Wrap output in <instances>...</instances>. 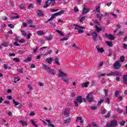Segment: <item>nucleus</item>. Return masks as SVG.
I'll return each instance as SVG.
<instances>
[{"label": "nucleus", "mask_w": 127, "mask_h": 127, "mask_svg": "<svg viewBox=\"0 0 127 127\" xmlns=\"http://www.w3.org/2000/svg\"><path fill=\"white\" fill-rule=\"evenodd\" d=\"M65 12L64 10H61L60 12L54 13L52 15L51 17L47 21V22H49V21H51L54 19L55 16H58V15H61L62 13H64Z\"/></svg>", "instance_id": "f257e3e1"}, {"label": "nucleus", "mask_w": 127, "mask_h": 127, "mask_svg": "<svg viewBox=\"0 0 127 127\" xmlns=\"http://www.w3.org/2000/svg\"><path fill=\"white\" fill-rule=\"evenodd\" d=\"M86 100L89 103H92L94 101V94L93 92H90L87 94L86 96Z\"/></svg>", "instance_id": "f03ea898"}, {"label": "nucleus", "mask_w": 127, "mask_h": 127, "mask_svg": "<svg viewBox=\"0 0 127 127\" xmlns=\"http://www.w3.org/2000/svg\"><path fill=\"white\" fill-rule=\"evenodd\" d=\"M54 4H55V0H47L46 1V5H45L43 7L46 8L50 5H53Z\"/></svg>", "instance_id": "7ed1b4c3"}, {"label": "nucleus", "mask_w": 127, "mask_h": 127, "mask_svg": "<svg viewBox=\"0 0 127 127\" xmlns=\"http://www.w3.org/2000/svg\"><path fill=\"white\" fill-rule=\"evenodd\" d=\"M107 76L108 77H111V76H116V77L118 76H121V74L119 73V72L117 71H111L110 73H107Z\"/></svg>", "instance_id": "20e7f679"}, {"label": "nucleus", "mask_w": 127, "mask_h": 127, "mask_svg": "<svg viewBox=\"0 0 127 127\" xmlns=\"http://www.w3.org/2000/svg\"><path fill=\"white\" fill-rule=\"evenodd\" d=\"M114 69L120 70L121 69V64H120V61H115V63L113 64Z\"/></svg>", "instance_id": "39448f33"}, {"label": "nucleus", "mask_w": 127, "mask_h": 127, "mask_svg": "<svg viewBox=\"0 0 127 127\" xmlns=\"http://www.w3.org/2000/svg\"><path fill=\"white\" fill-rule=\"evenodd\" d=\"M118 122L116 120L112 121L110 123L107 124V127H117Z\"/></svg>", "instance_id": "423d86ee"}, {"label": "nucleus", "mask_w": 127, "mask_h": 127, "mask_svg": "<svg viewBox=\"0 0 127 127\" xmlns=\"http://www.w3.org/2000/svg\"><path fill=\"white\" fill-rule=\"evenodd\" d=\"M27 22L28 24H29V27H32L33 28H35V26L33 25V21L32 20L29 19L27 20Z\"/></svg>", "instance_id": "0eeeda50"}, {"label": "nucleus", "mask_w": 127, "mask_h": 127, "mask_svg": "<svg viewBox=\"0 0 127 127\" xmlns=\"http://www.w3.org/2000/svg\"><path fill=\"white\" fill-rule=\"evenodd\" d=\"M105 37H107L110 40H115V37L113 36V35L110 34H106L105 35Z\"/></svg>", "instance_id": "6e6552de"}, {"label": "nucleus", "mask_w": 127, "mask_h": 127, "mask_svg": "<svg viewBox=\"0 0 127 127\" xmlns=\"http://www.w3.org/2000/svg\"><path fill=\"white\" fill-rule=\"evenodd\" d=\"M59 72V77H66V76H67L66 73L63 72L62 70H60Z\"/></svg>", "instance_id": "1a4fd4ad"}, {"label": "nucleus", "mask_w": 127, "mask_h": 127, "mask_svg": "<svg viewBox=\"0 0 127 127\" xmlns=\"http://www.w3.org/2000/svg\"><path fill=\"white\" fill-rule=\"evenodd\" d=\"M74 26L75 27L74 28L75 30H79V29H85V27H81L78 25L74 24Z\"/></svg>", "instance_id": "9d476101"}, {"label": "nucleus", "mask_w": 127, "mask_h": 127, "mask_svg": "<svg viewBox=\"0 0 127 127\" xmlns=\"http://www.w3.org/2000/svg\"><path fill=\"white\" fill-rule=\"evenodd\" d=\"M90 84V82H86L82 83L81 84L82 88H88V86Z\"/></svg>", "instance_id": "9b49d317"}, {"label": "nucleus", "mask_w": 127, "mask_h": 127, "mask_svg": "<svg viewBox=\"0 0 127 127\" xmlns=\"http://www.w3.org/2000/svg\"><path fill=\"white\" fill-rule=\"evenodd\" d=\"M90 10L87 8V7H84L82 10V13L83 14H85L86 13H87V12H89V11Z\"/></svg>", "instance_id": "f8f14e48"}, {"label": "nucleus", "mask_w": 127, "mask_h": 127, "mask_svg": "<svg viewBox=\"0 0 127 127\" xmlns=\"http://www.w3.org/2000/svg\"><path fill=\"white\" fill-rule=\"evenodd\" d=\"M43 69L48 72L49 70H50V67H49V66H48V65H47V64H43Z\"/></svg>", "instance_id": "ddd939ff"}, {"label": "nucleus", "mask_w": 127, "mask_h": 127, "mask_svg": "<svg viewBox=\"0 0 127 127\" xmlns=\"http://www.w3.org/2000/svg\"><path fill=\"white\" fill-rule=\"evenodd\" d=\"M76 101L78 103H83V99H82V96H78L76 98Z\"/></svg>", "instance_id": "4468645a"}, {"label": "nucleus", "mask_w": 127, "mask_h": 127, "mask_svg": "<svg viewBox=\"0 0 127 127\" xmlns=\"http://www.w3.org/2000/svg\"><path fill=\"white\" fill-rule=\"evenodd\" d=\"M95 30L97 33H99L100 31H102V28H99L98 27V25H95Z\"/></svg>", "instance_id": "2eb2a0df"}, {"label": "nucleus", "mask_w": 127, "mask_h": 127, "mask_svg": "<svg viewBox=\"0 0 127 127\" xmlns=\"http://www.w3.org/2000/svg\"><path fill=\"white\" fill-rule=\"evenodd\" d=\"M64 116H69V108H66L64 112Z\"/></svg>", "instance_id": "dca6fc26"}, {"label": "nucleus", "mask_w": 127, "mask_h": 127, "mask_svg": "<svg viewBox=\"0 0 127 127\" xmlns=\"http://www.w3.org/2000/svg\"><path fill=\"white\" fill-rule=\"evenodd\" d=\"M46 122L48 123V126H49L50 127H52V126H54V125H52V122H51V120H46Z\"/></svg>", "instance_id": "f3484780"}, {"label": "nucleus", "mask_w": 127, "mask_h": 127, "mask_svg": "<svg viewBox=\"0 0 127 127\" xmlns=\"http://www.w3.org/2000/svg\"><path fill=\"white\" fill-rule=\"evenodd\" d=\"M19 122L21 124L22 126H25L26 127V126H27V125H28V124L27 123V122H26V121H23L22 120H21L19 121Z\"/></svg>", "instance_id": "a211bd4d"}, {"label": "nucleus", "mask_w": 127, "mask_h": 127, "mask_svg": "<svg viewBox=\"0 0 127 127\" xmlns=\"http://www.w3.org/2000/svg\"><path fill=\"white\" fill-rule=\"evenodd\" d=\"M55 64H56V65H58V66H59L60 65V63H59V59L58 58H55L54 60Z\"/></svg>", "instance_id": "6ab92c4d"}, {"label": "nucleus", "mask_w": 127, "mask_h": 127, "mask_svg": "<svg viewBox=\"0 0 127 127\" xmlns=\"http://www.w3.org/2000/svg\"><path fill=\"white\" fill-rule=\"evenodd\" d=\"M79 123H80V124H83V123H84V122L83 121H82V118L81 117L77 118L76 122H77V123H79Z\"/></svg>", "instance_id": "aec40b11"}, {"label": "nucleus", "mask_w": 127, "mask_h": 127, "mask_svg": "<svg viewBox=\"0 0 127 127\" xmlns=\"http://www.w3.org/2000/svg\"><path fill=\"white\" fill-rule=\"evenodd\" d=\"M97 18H98V19H99L100 20H101V19H102V18H103V14H101V13H98L97 14Z\"/></svg>", "instance_id": "412c9836"}, {"label": "nucleus", "mask_w": 127, "mask_h": 127, "mask_svg": "<svg viewBox=\"0 0 127 127\" xmlns=\"http://www.w3.org/2000/svg\"><path fill=\"white\" fill-rule=\"evenodd\" d=\"M30 122H31V124L33 125L34 127H38V126L36 124V123H35V122L33 121V120H31Z\"/></svg>", "instance_id": "4be33fe9"}, {"label": "nucleus", "mask_w": 127, "mask_h": 127, "mask_svg": "<svg viewBox=\"0 0 127 127\" xmlns=\"http://www.w3.org/2000/svg\"><path fill=\"white\" fill-rule=\"evenodd\" d=\"M38 16H43V12L38 10L37 11Z\"/></svg>", "instance_id": "5701e85b"}, {"label": "nucleus", "mask_w": 127, "mask_h": 127, "mask_svg": "<svg viewBox=\"0 0 127 127\" xmlns=\"http://www.w3.org/2000/svg\"><path fill=\"white\" fill-rule=\"evenodd\" d=\"M53 60V58H51L50 59L49 58L46 59L47 62L49 64H51V63L52 62Z\"/></svg>", "instance_id": "b1692460"}, {"label": "nucleus", "mask_w": 127, "mask_h": 127, "mask_svg": "<svg viewBox=\"0 0 127 127\" xmlns=\"http://www.w3.org/2000/svg\"><path fill=\"white\" fill-rule=\"evenodd\" d=\"M48 72H49V73L52 74V75H55V71H54V69H53L50 68Z\"/></svg>", "instance_id": "393cba45"}, {"label": "nucleus", "mask_w": 127, "mask_h": 127, "mask_svg": "<svg viewBox=\"0 0 127 127\" xmlns=\"http://www.w3.org/2000/svg\"><path fill=\"white\" fill-rule=\"evenodd\" d=\"M3 67L5 70H7V69H11V67L7 66V64H4Z\"/></svg>", "instance_id": "a878e982"}, {"label": "nucleus", "mask_w": 127, "mask_h": 127, "mask_svg": "<svg viewBox=\"0 0 127 127\" xmlns=\"http://www.w3.org/2000/svg\"><path fill=\"white\" fill-rule=\"evenodd\" d=\"M106 43L108 46H110V47H113V42L111 41H107Z\"/></svg>", "instance_id": "bb28decb"}, {"label": "nucleus", "mask_w": 127, "mask_h": 127, "mask_svg": "<svg viewBox=\"0 0 127 127\" xmlns=\"http://www.w3.org/2000/svg\"><path fill=\"white\" fill-rule=\"evenodd\" d=\"M95 10H96V12L100 13L101 12L100 6H97L95 8Z\"/></svg>", "instance_id": "cd10ccee"}, {"label": "nucleus", "mask_w": 127, "mask_h": 127, "mask_svg": "<svg viewBox=\"0 0 127 127\" xmlns=\"http://www.w3.org/2000/svg\"><path fill=\"white\" fill-rule=\"evenodd\" d=\"M92 37H98V34H97V32H93L91 33Z\"/></svg>", "instance_id": "c85d7f7f"}, {"label": "nucleus", "mask_w": 127, "mask_h": 127, "mask_svg": "<svg viewBox=\"0 0 127 127\" xmlns=\"http://www.w3.org/2000/svg\"><path fill=\"white\" fill-rule=\"evenodd\" d=\"M19 6L20 9H23V10L25 9V6H24V4H23V3H21Z\"/></svg>", "instance_id": "c756f323"}, {"label": "nucleus", "mask_w": 127, "mask_h": 127, "mask_svg": "<svg viewBox=\"0 0 127 127\" xmlns=\"http://www.w3.org/2000/svg\"><path fill=\"white\" fill-rule=\"evenodd\" d=\"M104 101H105V100L100 99V101L98 103L97 105L98 106H101V105L102 104V103L104 102Z\"/></svg>", "instance_id": "7c9ffc66"}, {"label": "nucleus", "mask_w": 127, "mask_h": 127, "mask_svg": "<svg viewBox=\"0 0 127 127\" xmlns=\"http://www.w3.org/2000/svg\"><path fill=\"white\" fill-rule=\"evenodd\" d=\"M68 40V36H66L63 38L61 39L60 41H66Z\"/></svg>", "instance_id": "2f4dec72"}, {"label": "nucleus", "mask_w": 127, "mask_h": 127, "mask_svg": "<svg viewBox=\"0 0 127 127\" xmlns=\"http://www.w3.org/2000/svg\"><path fill=\"white\" fill-rule=\"evenodd\" d=\"M37 33L38 35H43L44 34L43 31L41 30L38 31Z\"/></svg>", "instance_id": "473e14b6"}, {"label": "nucleus", "mask_w": 127, "mask_h": 127, "mask_svg": "<svg viewBox=\"0 0 127 127\" xmlns=\"http://www.w3.org/2000/svg\"><path fill=\"white\" fill-rule=\"evenodd\" d=\"M31 61V58L28 57L27 59L24 60V62H30Z\"/></svg>", "instance_id": "72a5a7b5"}, {"label": "nucleus", "mask_w": 127, "mask_h": 127, "mask_svg": "<svg viewBox=\"0 0 127 127\" xmlns=\"http://www.w3.org/2000/svg\"><path fill=\"white\" fill-rule=\"evenodd\" d=\"M46 40H51L52 39V36H48L45 37Z\"/></svg>", "instance_id": "f704fd0d"}, {"label": "nucleus", "mask_w": 127, "mask_h": 127, "mask_svg": "<svg viewBox=\"0 0 127 127\" xmlns=\"http://www.w3.org/2000/svg\"><path fill=\"white\" fill-rule=\"evenodd\" d=\"M124 34H125V31H120L119 32L117 35H118V36H122V35H123Z\"/></svg>", "instance_id": "c9c22d12"}, {"label": "nucleus", "mask_w": 127, "mask_h": 127, "mask_svg": "<svg viewBox=\"0 0 127 127\" xmlns=\"http://www.w3.org/2000/svg\"><path fill=\"white\" fill-rule=\"evenodd\" d=\"M1 45H2L4 46V47H7L8 46V43H3L1 44Z\"/></svg>", "instance_id": "e433bc0d"}, {"label": "nucleus", "mask_w": 127, "mask_h": 127, "mask_svg": "<svg viewBox=\"0 0 127 127\" xmlns=\"http://www.w3.org/2000/svg\"><path fill=\"white\" fill-rule=\"evenodd\" d=\"M105 51L104 50V48H101L98 50V52H100V53H103Z\"/></svg>", "instance_id": "4c0bfd02"}, {"label": "nucleus", "mask_w": 127, "mask_h": 127, "mask_svg": "<svg viewBox=\"0 0 127 127\" xmlns=\"http://www.w3.org/2000/svg\"><path fill=\"white\" fill-rule=\"evenodd\" d=\"M70 121H71V119L68 118L65 120L64 124H69L70 123Z\"/></svg>", "instance_id": "58836bf2"}, {"label": "nucleus", "mask_w": 127, "mask_h": 127, "mask_svg": "<svg viewBox=\"0 0 127 127\" xmlns=\"http://www.w3.org/2000/svg\"><path fill=\"white\" fill-rule=\"evenodd\" d=\"M56 32L59 33V34H60V35L63 36V33H62V32H61V31H60L59 30H56Z\"/></svg>", "instance_id": "ea45409f"}, {"label": "nucleus", "mask_w": 127, "mask_h": 127, "mask_svg": "<svg viewBox=\"0 0 127 127\" xmlns=\"http://www.w3.org/2000/svg\"><path fill=\"white\" fill-rule=\"evenodd\" d=\"M20 79L18 78L17 79V77H14V83H16V82H19L20 81Z\"/></svg>", "instance_id": "a19ab883"}, {"label": "nucleus", "mask_w": 127, "mask_h": 127, "mask_svg": "<svg viewBox=\"0 0 127 127\" xmlns=\"http://www.w3.org/2000/svg\"><path fill=\"white\" fill-rule=\"evenodd\" d=\"M86 19V16H83L80 19V21L81 22H83V21H84V20H85Z\"/></svg>", "instance_id": "79ce46f5"}, {"label": "nucleus", "mask_w": 127, "mask_h": 127, "mask_svg": "<svg viewBox=\"0 0 127 127\" xmlns=\"http://www.w3.org/2000/svg\"><path fill=\"white\" fill-rule=\"evenodd\" d=\"M13 60L15 61V62H20V61L18 58H13Z\"/></svg>", "instance_id": "37998d69"}, {"label": "nucleus", "mask_w": 127, "mask_h": 127, "mask_svg": "<svg viewBox=\"0 0 127 127\" xmlns=\"http://www.w3.org/2000/svg\"><path fill=\"white\" fill-rule=\"evenodd\" d=\"M120 61L121 62H125V57L122 56L120 57Z\"/></svg>", "instance_id": "c03bdc74"}, {"label": "nucleus", "mask_w": 127, "mask_h": 127, "mask_svg": "<svg viewBox=\"0 0 127 127\" xmlns=\"http://www.w3.org/2000/svg\"><path fill=\"white\" fill-rule=\"evenodd\" d=\"M110 116H111V112H108L107 115H105V117L106 119H108V118H110Z\"/></svg>", "instance_id": "a18cd8bd"}, {"label": "nucleus", "mask_w": 127, "mask_h": 127, "mask_svg": "<svg viewBox=\"0 0 127 127\" xmlns=\"http://www.w3.org/2000/svg\"><path fill=\"white\" fill-rule=\"evenodd\" d=\"M34 6V5L33 4H30L28 5V9H30V8H32Z\"/></svg>", "instance_id": "49530a36"}, {"label": "nucleus", "mask_w": 127, "mask_h": 127, "mask_svg": "<svg viewBox=\"0 0 127 127\" xmlns=\"http://www.w3.org/2000/svg\"><path fill=\"white\" fill-rule=\"evenodd\" d=\"M12 102L14 103L15 106H18V104H19L18 102H15L14 99H12Z\"/></svg>", "instance_id": "de8ad7c7"}, {"label": "nucleus", "mask_w": 127, "mask_h": 127, "mask_svg": "<svg viewBox=\"0 0 127 127\" xmlns=\"http://www.w3.org/2000/svg\"><path fill=\"white\" fill-rule=\"evenodd\" d=\"M21 33L23 36H26V35H27V34H26V33H25V31L24 30H22Z\"/></svg>", "instance_id": "09e8293b"}, {"label": "nucleus", "mask_w": 127, "mask_h": 127, "mask_svg": "<svg viewBox=\"0 0 127 127\" xmlns=\"http://www.w3.org/2000/svg\"><path fill=\"white\" fill-rule=\"evenodd\" d=\"M105 103H107V104H110V99H109V98H105Z\"/></svg>", "instance_id": "8fccbe9b"}, {"label": "nucleus", "mask_w": 127, "mask_h": 127, "mask_svg": "<svg viewBox=\"0 0 127 127\" xmlns=\"http://www.w3.org/2000/svg\"><path fill=\"white\" fill-rule=\"evenodd\" d=\"M30 36H32V34L30 33L27 35V39H30Z\"/></svg>", "instance_id": "3c124183"}, {"label": "nucleus", "mask_w": 127, "mask_h": 127, "mask_svg": "<svg viewBox=\"0 0 127 127\" xmlns=\"http://www.w3.org/2000/svg\"><path fill=\"white\" fill-rule=\"evenodd\" d=\"M104 64V62H101L98 65L97 67H102L103 66V64Z\"/></svg>", "instance_id": "603ef678"}, {"label": "nucleus", "mask_w": 127, "mask_h": 127, "mask_svg": "<svg viewBox=\"0 0 127 127\" xmlns=\"http://www.w3.org/2000/svg\"><path fill=\"white\" fill-rule=\"evenodd\" d=\"M50 24H51V27H52L53 28H54V27H55V23H52L51 22Z\"/></svg>", "instance_id": "864d4df0"}, {"label": "nucleus", "mask_w": 127, "mask_h": 127, "mask_svg": "<svg viewBox=\"0 0 127 127\" xmlns=\"http://www.w3.org/2000/svg\"><path fill=\"white\" fill-rule=\"evenodd\" d=\"M125 124H126V122L123 121L119 123V124L121 125V126H124L125 125Z\"/></svg>", "instance_id": "5fc2aeb1"}, {"label": "nucleus", "mask_w": 127, "mask_h": 127, "mask_svg": "<svg viewBox=\"0 0 127 127\" xmlns=\"http://www.w3.org/2000/svg\"><path fill=\"white\" fill-rule=\"evenodd\" d=\"M120 93V91L119 90H117L115 92V96L119 97V94Z\"/></svg>", "instance_id": "6e6d98bb"}, {"label": "nucleus", "mask_w": 127, "mask_h": 127, "mask_svg": "<svg viewBox=\"0 0 127 127\" xmlns=\"http://www.w3.org/2000/svg\"><path fill=\"white\" fill-rule=\"evenodd\" d=\"M37 50H38V47H36L35 49H33L34 53H36V52H37Z\"/></svg>", "instance_id": "4d7b16f0"}, {"label": "nucleus", "mask_w": 127, "mask_h": 127, "mask_svg": "<svg viewBox=\"0 0 127 127\" xmlns=\"http://www.w3.org/2000/svg\"><path fill=\"white\" fill-rule=\"evenodd\" d=\"M8 26L10 27V28H14V25H13L12 24H9L8 25Z\"/></svg>", "instance_id": "13d9d810"}, {"label": "nucleus", "mask_w": 127, "mask_h": 127, "mask_svg": "<svg viewBox=\"0 0 127 127\" xmlns=\"http://www.w3.org/2000/svg\"><path fill=\"white\" fill-rule=\"evenodd\" d=\"M52 52V50H50L49 51V52H47L46 54H45V55H48L49 54H51V53Z\"/></svg>", "instance_id": "bf43d9fd"}, {"label": "nucleus", "mask_w": 127, "mask_h": 127, "mask_svg": "<svg viewBox=\"0 0 127 127\" xmlns=\"http://www.w3.org/2000/svg\"><path fill=\"white\" fill-rule=\"evenodd\" d=\"M107 113V110L104 109L101 112L102 115H105V114Z\"/></svg>", "instance_id": "052dcab7"}, {"label": "nucleus", "mask_w": 127, "mask_h": 127, "mask_svg": "<svg viewBox=\"0 0 127 127\" xmlns=\"http://www.w3.org/2000/svg\"><path fill=\"white\" fill-rule=\"evenodd\" d=\"M74 104L75 107H78L79 106V104H78V101L76 100L74 101Z\"/></svg>", "instance_id": "680f3d73"}, {"label": "nucleus", "mask_w": 127, "mask_h": 127, "mask_svg": "<svg viewBox=\"0 0 127 127\" xmlns=\"http://www.w3.org/2000/svg\"><path fill=\"white\" fill-rule=\"evenodd\" d=\"M90 108L91 110H97V106H92L90 107Z\"/></svg>", "instance_id": "e2e57ef3"}, {"label": "nucleus", "mask_w": 127, "mask_h": 127, "mask_svg": "<svg viewBox=\"0 0 127 127\" xmlns=\"http://www.w3.org/2000/svg\"><path fill=\"white\" fill-rule=\"evenodd\" d=\"M12 19H15L16 18H19V16H12L11 17Z\"/></svg>", "instance_id": "0e129e2a"}, {"label": "nucleus", "mask_w": 127, "mask_h": 127, "mask_svg": "<svg viewBox=\"0 0 127 127\" xmlns=\"http://www.w3.org/2000/svg\"><path fill=\"white\" fill-rule=\"evenodd\" d=\"M13 45L15 46H19V44H18L17 43V42H15L14 43H13Z\"/></svg>", "instance_id": "69168bd1"}, {"label": "nucleus", "mask_w": 127, "mask_h": 127, "mask_svg": "<svg viewBox=\"0 0 127 127\" xmlns=\"http://www.w3.org/2000/svg\"><path fill=\"white\" fill-rule=\"evenodd\" d=\"M123 100V96H118V101L121 102Z\"/></svg>", "instance_id": "338daca9"}, {"label": "nucleus", "mask_w": 127, "mask_h": 127, "mask_svg": "<svg viewBox=\"0 0 127 127\" xmlns=\"http://www.w3.org/2000/svg\"><path fill=\"white\" fill-rule=\"evenodd\" d=\"M123 48H124V49H127V44H123Z\"/></svg>", "instance_id": "774afa93"}]
</instances>
